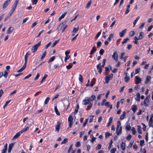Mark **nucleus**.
Instances as JSON below:
<instances>
[{
	"label": "nucleus",
	"instance_id": "nucleus-1",
	"mask_svg": "<svg viewBox=\"0 0 153 153\" xmlns=\"http://www.w3.org/2000/svg\"><path fill=\"white\" fill-rule=\"evenodd\" d=\"M113 76V74H110L105 76V80L106 83H108L110 80H111Z\"/></svg>",
	"mask_w": 153,
	"mask_h": 153
},
{
	"label": "nucleus",
	"instance_id": "nucleus-2",
	"mask_svg": "<svg viewBox=\"0 0 153 153\" xmlns=\"http://www.w3.org/2000/svg\"><path fill=\"white\" fill-rule=\"evenodd\" d=\"M67 22V21H65L61 23H60L57 27L56 30L58 31H59L61 30L62 27H63L65 25Z\"/></svg>",
	"mask_w": 153,
	"mask_h": 153
},
{
	"label": "nucleus",
	"instance_id": "nucleus-3",
	"mask_svg": "<svg viewBox=\"0 0 153 153\" xmlns=\"http://www.w3.org/2000/svg\"><path fill=\"white\" fill-rule=\"evenodd\" d=\"M73 118L72 116L71 115H70L69 116L68 120V121L69 122V127L70 128H71L72 126L73 123Z\"/></svg>",
	"mask_w": 153,
	"mask_h": 153
},
{
	"label": "nucleus",
	"instance_id": "nucleus-4",
	"mask_svg": "<svg viewBox=\"0 0 153 153\" xmlns=\"http://www.w3.org/2000/svg\"><path fill=\"white\" fill-rule=\"evenodd\" d=\"M91 102H90L89 100L87 98V97L85 98V99L83 100L82 102V104L83 105H86L89 104Z\"/></svg>",
	"mask_w": 153,
	"mask_h": 153
},
{
	"label": "nucleus",
	"instance_id": "nucleus-5",
	"mask_svg": "<svg viewBox=\"0 0 153 153\" xmlns=\"http://www.w3.org/2000/svg\"><path fill=\"white\" fill-rule=\"evenodd\" d=\"M10 3V0H6L4 3L2 8L4 9L6 8Z\"/></svg>",
	"mask_w": 153,
	"mask_h": 153
},
{
	"label": "nucleus",
	"instance_id": "nucleus-6",
	"mask_svg": "<svg viewBox=\"0 0 153 153\" xmlns=\"http://www.w3.org/2000/svg\"><path fill=\"white\" fill-rule=\"evenodd\" d=\"M112 57L116 62H117L118 60V55L116 51H115L114 52L112 56Z\"/></svg>",
	"mask_w": 153,
	"mask_h": 153
},
{
	"label": "nucleus",
	"instance_id": "nucleus-7",
	"mask_svg": "<svg viewBox=\"0 0 153 153\" xmlns=\"http://www.w3.org/2000/svg\"><path fill=\"white\" fill-rule=\"evenodd\" d=\"M38 47L36 45L33 46L31 49V51L34 53L37 50Z\"/></svg>",
	"mask_w": 153,
	"mask_h": 153
},
{
	"label": "nucleus",
	"instance_id": "nucleus-8",
	"mask_svg": "<svg viewBox=\"0 0 153 153\" xmlns=\"http://www.w3.org/2000/svg\"><path fill=\"white\" fill-rule=\"evenodd\" d=\"M60 127V123L59 122H57V125L55 127V131H57L58 132H59V129Z\"/></svg>",
	"mask_w": 153,
	"mask_h": 153
},
{
	"label": "nucleus",
	"instance_id": "nucleus-9",
	"mask_svg": "<svg viewBox=\"0 0 153 153\" xmlns=\"http://www.w3.org/2000/svg\"><path fill=\"white\" fill-rule=\"evenodd\" d=\"M15 143H12L9 145V147L8 149V152L10 153L12 149V148L13 147Z\"/></svg>",
	"mask_w": 153,
	"mask_h": 153
},
{
	"label": "nucleus",
	"instance_id": "nucleus-10",
	"mask_svg": "<svg viewBox=\"0 0 153 153\" xmlns=\"http://www.w3.org/2000/svg\"><path fill=\"white\" fill-rule=\"evenodd\" d=\"M96 96L94 95H92L91 97H87V98L88 99V100H89L90 102L94 101L96 99Z\"/></svg>",
	"mask_w": 153,
	"mask_h": 153
},
{
	"label": "nucleus",
	"instance_id": "nucleus-11",
	"mask_svg": "<svg viewBox=\"0 0 153 153\" xmlns=\"http://www.w3.org/2000/svg\"><path fill=\"white\" fill-rule=\"evenodd\" d=\"M130 79V77L128 76V74L127 73H125V76L124 77V80L126 82H127Z\"/></svg>",
	"mask_w": 153,
	"mask_h": 153
},
{
	"label": "nucleus",
	"instance_id": "nucleus-12",
	"mask_svg": "<svg viewBox=\"0 0 153 153\" xmlns=\"http://www.w3.org/2000/svg\"><path fill=\"white\" fill-rule=\"evenodd\" d=\"M136 97L135 98V100L136 101H140V94L139 92H138L136 94Z\"/></svg>",
	"mask_w": 153,
	"mask_h": 153
},
{
	"label": "nucleus",
	"instance_id": "nucleus-13",
	"mask_svg": "<svg viewBox=\"0 0 153 153\" xmlns=\"http://www.w3.org/2000/svg\"><path fill=\"white\" fill-rule=\"evenodd\" d=\"M30 51H28L26 54L25 55V63H27V59L28 58V56L30 55Z\"/></svg>",
	"mask_w": 153,
	"mask_h": 153
},
{
	"label": "nucleus",
	"instance_id": "nucleus-14",
	"mask_svg": "<svg viewBox=\"0 0 153 153\" xmlns=\"http://www.w3.org/2000/svg\"><path fill=\"white\" fill-rule=\"evenodd\" d=\"M126 32V29H125L121 32L119 33V35L120 37H122L124 36Z\"/></svg>",
	"mask_w": 153,
	"mask_h": 153
},
{
	"label": "nucleus",
	"instance_id": "nucleus-15",
	"mask_svg": "<svg viewBox=\"0 0 153 153\" xmlns=\"http://www.w3.org/2000/svg\"><path fill=\"white\" fill-rule=\"evenodd\" d=\"M101 63H100L98 65H97V69L98 70V72L99 73H101L102 71V68L100 66L101 65Z\"/></svg>",
	"mask_w": 153,
	"mask_h": 153
},
{
	"label": "nucleus",
	"instance_id": "nucleus-16",
	"mask_svg": "<svg viewBox=\"0 0 153 153\" xmlns=\"http://www.w3.org/2000/svg\"><path fill=\"white\" fill-rule=\"evenodd\" d=\"M141 79L139 78L138 76H136L135 78V83L136 84H139L141 81Z\"/></svg>",
	"mask_w": 153,
	"mask_h": 153
},
{
	"label": "nucleus",
	"instance_id": "nucleus-17",
	"mask_svg": "<svg viewBox=\"0 0 153 153\" xmlns=\"http://www.w3.org/2000/svg\"><path fill=\"white\" fill-rule=\"evenodd\" d=\"M131 108L133 112L135 113L137 109V107L136 105H133L131 106Z\"/></svg>",
	"mask_w": 153,
	"mask_h": 153
},
{
	"label": "nucleus",
	"instance_id": "nucleus-18",
	"mask_svg": "<svg viewBox=\"0 0 153 153\" xmlns=\"http://www.w3.org/2000/svg\"><path fill=\"white\" fill-rule=\"evenodd\" d=\"M151 77L150 76H147L146 77V81L145 82V84H147L150 81Z\"/></svg>",
	"mask_w": 153,
	"mask_h": 153
},
{
	"label": "nucleus",
	"instance_id": "nucleus-19",
	"mask_svg": "<svg viewBox=\"0 0 153 153\" xmlns=\"http://www.w3.org/2000/svg\"><path fill=\"white\" fill-rule=\"evenodd\" d=\"M27 63H25L23 66L20 69L17 71L18 72H19L22 71L26 68V66Z\"/></svg>",
	"mask_w": 153,
	"mask_h": 153
},
{
	"label": "nucleus",
	"instance_id": "nucleus-20",
	"mask_svg": "<svg viewBox=\"0 0 153 153\" xmlns=\"http://www.w3.org/2000/svg\"><path fill=\"white\" fill-rule=\"evenodd\" d=\"M13 30V28L12 27H10L9 28L7 31V33L8 34H10Z\"/></svg>",
	"mask_w": 153,
	"mask_h": 153
},
{
	"label": "nucleus",
	"instance_id": "nucleus-21",
	"mask_svg": "<svg viewBox=\"0 0 153 153\" xmlns=\"http://www.w3.org/2000/svg\"><path fill=\"white\" fill-rule=\"evenodd\" d=\"M126 124H127L126 126V129L127 130L129 131L131 128V127L130 125V123H127Z\"/></svg>",
	"mask_w": 153,
	"mask_h": 153
},
{
	"label": "nucleus",
	"instance_id": "nucleus-22",
	"mask_svg": "<svg viewBox=\"0 0 153 153\" xmlns=\"http://www.w3.org/2000/svg\"><path fill=\"white\" fill-rule=\"evenodd\" d=\"M114 33H111L109 35L108 39H107L108 41L110 42L111 40V39L113 38Z\"/></svg>",
	"mask_w": 153,
	"mask_h": 153
},
{
	"label": "nucleus",
	"instance_id": "nucleus-23",
	"mask_svg": "<svg viewBox=\"0 0 153 153\" xmlns=\"http://www.w3.org/2000/svg\"><path fill=\"white\" fill-rule=\"evenodd\" d=\"M96 79L95 78L92 79L91 81V84H90V86H93L95 83Z\"/></svg>",
	"mask_w": 153,
	"mask_h": 153
},
{
	"label": "nucleus",
	"instance_id": "nucleus-24",
	"mask_svg": "<svg viewBox=\"0 0 153 153\" xmlns=\"http://www.w3.org/2000/svg\"><path fill=\"white\" fill-rule=\"evenodd\" d=\"M20 135V132H19L16 134H15L13 137V139H16Z\"/></svg>",
	"mask_w": 153,
	"mask_h": 153
},
{
	"label": "nucleus",
	"instance_id": "nucleus-25",
	"mask_svg": "<svg viewBox=\"0 0 153 153\" xmlns=\"http://www.w3.org/2000/svg\"><path fill=\"white\" fill-rule=\"evenodd\" d=\"M121 147L122 149L123 150H124L125 149V144L123 142H122L121 144Z\"/></svg>",
	"mask_w": 153,
	"mask_h": 153
},
{
	"label": "nucleus",
	"instance_id": "nucleus-26",
	"mask_svg": "<svg viewBox=\"0 0 153 153\" xmlns=\"http://www.w3.org/2000/svg\"><path fill=\"white\" fill-rule=\"evenodd\" d=\"M144 33L142 32H141L139 34V36L138 37V39L140 40L143 37Z\"/></svg>",
	"mask_w": 153,
	"mask_h": 153
},
{
	"label": "nucleus",
	"instance_id": "nucleus-27",
	"mask_svg": "<svg viewBox=\"0 0 153 153\" xmlns=\"http://www.w3.org/2000/svg\"><path fill=\"white\" fill-rule=\"evenodd\" d=\"M88 104V105L87 108H86V110L87 111L89 110L92 106V103L91 102Z\"/></svg>",
	"mask_w": 153,
	"mask_h": 153
},
{
	"label": "nucleus",
	"instance_id": "nucleus-28",
	"mask_svg": "<svg viewBox=\"0 0 153 153\" xmlns=\"http://www.w3.org/2000/svg\"><path fill=\"white\" fill-rule=\"evenodd\" d=\"M9 71H6V70L5 71L4 73V74H3V76H4V77L5 78H6L7 77L8 74V73H9Z\"/></svg>",
	"mask_w": 153,
	"mask_h": 153
},
{
	"label": "nucleus",
	"instance_id": "nucleus-29",
	"mask_svg": "<svg viewBox=\"0 0 153 153\" xmlns=\"http://www.w3.org/2000/svg\"><path fill=\"white\" fill-rule=\"evenodd\" d=\"M122 131V127L121 126L120 127V128L118 131H117V133H116L117 135H120Z\"/></svg>",
	"mask_w": 153,
	"mask_h": 153
},
{
	"label": "nucleus",
	"instance_id": "nucleus-30",
	"mask_svg": "<svg viewBox=\"0 0 153 153\" xmlns=\"http://www.w3.org/2000/svg\"><path fill=\"white\" fill-rule=\"evenodd\" d=\"M137 130L138 131V132L140 134H142V131H141V127L140 126H137Z\"/></svg>",
	"mask_w": 153,
	"mask_h": 153
},
{
	"label": "nucleus",
	"instance_id": "nucleus-31",
	"mask_svg": "<svg viewBox=\"0 0 153 153\" xmlns=\"http://www.w3.org/2000/svg\"><path fill=\"white\" fill-rule=\"evenodd\" d=\"M48 76V75L47 74H45L44 75V76L43 77L42 80L40 81V83H42L45 80V79Z\"/></svg>",
	"mask_w": 153,
	"mask_h": 153
},
{
	"label": "nucleus",
	"instance_id": "nucleus-32",
	"mask_svg": "<svg viewBox=\"0 0 153 153\" xmlns=\"http://www.w3.org/2000/svg\"><path fill=\"white\" fill-rule=\"evenodd\" d=\"M139 18H140V17L139 16H137L136 18V19L133 22V24L134 25L133 27L134 26L136 25L137 22V21L139 20Z\"/></svg>",
	"mask_w": 153,
	"mask_h": 153
},
{
	"label": "nucleus",
	"instance_id": "nucleus-33",
	"mask_svg": "<svg viewBox=\"0 0 153 153\" xmlns=\"http://www.w3.org/2000/svg\"><path fill=\"white\" fill-rule=\"evenodd\" d=\"M126 114V112L124 111L123 112V114L121 115V116L120 117V120H122L124 119Z\"/></svg>",
	"mask_w": 153,
	"mask_h": 153
},
{
	"label": "nucleus",
	"instance_id": "nucleus-34",
	"mask_svg": "<svg viewBox=\"0 0 153 153\" xmlns=\"http://www.w3.org/2000/svg\"><path fill=\"white\" fill-rule=\"evenodd\" d=\"M129 40V39L128 38H126L123 39V41L122 42V43L123 45L124 43L127 42V41Z\"/></svg>",
	"mask_w": 153,
	"mask_h": 153
},
{
	"label": "nucleus",
	"instance_id": "nucleus-35",
	"mask_svg": "<svg viewBox=\"0 0 153 153\" xmlns=\"http://www.w3.org/2000/svg\"><path fill=\"white\" fill-rule=\"evenodd\" d=\"M132 133L134 135H135L136 133V131L134 127H132L131 129Z\"/></svg>",
	"mask_w": 153,
	"mask_h": 153
},
{
	"label": "nucleus",
	"instance_id": "nucleus-36",
	"mask_svg": "<svg viewBox=\"0 0 153 153\" xmlns=\"http://www.w3.org/2000/svg\"><path fill=\"white\" fill-rule=\"evenodd\" d=\"M79 80L81 82H83V78L82 77V76L80 74L79 75Z\"/></svg>",
	"mask_w": 153,
	"mask_h": 153
},
{
	"label": "nucleus",
	"instance_id": "nucleus-37",
	"mask_svg": "<svg viewBox=\"0 0 153 153\" xmlns=\"http://www.w3.org/2000/svg\"><path fill=\"white\" fill-rule=\"evenodd\" d=\"M59 39L55 40L54 41V42H53L52 45L51 46L52 47H54L59 42Z\"/></svg>",
	"mask_w": 153,
	"mask_h": 153
},
{
	"label": "nucleus",
	"instance_id": "nucleus-38",
	"mask_svg": "<svg viewBox=\"0 0 153 153\" xmlns=\"http://www.w3.org/2000/svg\"><path fill=\"white\" fill-rule=\"evenodd\" d=\"M54 110H55V111L56 114L58 115H59L60 114V113L58 111V110L57 109V107H56V106L54 107Z\"/></svg>",
	"mask_w": 153,
	"mask_h": 153
},
{
	"label": "nucleus",
	"instance_id": "nucleus-39",
	"mask_svg": "<svg viewBox=\"0 0 153 153\" xmlns=\"http://www.w3.org/2000/svg\"><path fill=\"white\" fill-rule=\"evenodd\" d=\"M79 29V27H78L77 28H74L72 31V32L74 33H76Z\"/></svg>",
	"mask_w": 153,
	"mask_h": 153
},
{
	"label": "nucleus",
	"instance_id": "nucleus-40",
	"mask_svg": "<svg viewBox=\"0 0 153 153\" xmlns=\"http://www.w3.org/2000/svg\"><path fill=\"white\" fill-rule=\"evenodd\" d=\"M91 3V0H90L87 4V5L85 8H88L90 6Z\"/></svg>",
	"mask_w": 153,
	"mask_h": 153
},
{
	"label": "nucleus",
	"instance_id": "nucleus-41",
	"mask_svg": "<svg viewBox=\"0 0 153 153\" xmlns=\"http://www.w3.org/2000/svg\"><path fill=\"white\" fill-rule=\"evenodd\" d=\"M68 141V139L66 138H65L63 140L61 144H65L67 143Z\"/></svg>",
	"mask_w": 153,
	"mask_h": 153
},
{
	"label": "nucleus",
	"instance_id": "nucleus-42",
	"mask_svg": "<svg viewBox=\"0 0 153 153\" xmlns=\"http://www.w3.org/2000/svg\"><path fill=\"white\" fill-rule=\"evenodd\" d=\"M50 100V98L49 97H47L45 100L44 102L45 105H46L48 104L49 100Z\"/></svg>",
	"mask_w": 153,
	"mask_h": 153
},
{
	"label": "nucleus",
	"instance_id": "nucleus-43",
	"mask_svg": "<svg viewBox=\"0 0 153 153\" xmlns=\"http://www.w3.org/2000/svg\"><path fill=\"white\" fill-rule=\"evenodd\" d=\"M135 32L134 31H131L129 33V35L130 36H133Z\"/></svg>",
	"mask_w": 153,
	"mask_h": 153
},
{
	"label": "nucleus",
	"instance_id": "nucleus-44",
	"mask_svg": "<svg viewBox=\"0 0 153 153\" xmlns=\"http://www.w3.org/2000/svg\"><path fill=\"white\" fill-rule=\"evenodd\" d=\"M7 150V148L4 147L1 151V153H6Z\"/></svg>",
	"mask_w": 153,
	"mask_h": 153
},
{
	"label": "nucleus",
	"instance_id": "nucleus-45",
	"mask_svg": "<svg viewBox=\"0 0 153 153\" xmlns=\"http://www.w3.org/2000/svg\"><path fill=\"white\" fill-rule=\"evenodd\" d=\"M72 64L71 63H70L69 64V65L66 66V67L68 69H71L72 67Z\"/></svg>",
	"mask_w": 153,
	"mask_h": 153
},
{
	"label": "nucleus",
	"instance_id": "nucleus-46",
	"mask_svg": "<svg viewBox=\"0 0 153 153\" xmlns=\"http://www.w3.org/2000/svg\"><path fill=\"white\" fill-rule=\"evenodd\" d=\"M140 68H137L135 69V74H136L137 73H139L140 72Z\"/></svg>",
	"mask_w": 153,
	"mask_h": 153
},
{
	"label": "nucleus",
	"instance_id": "nucleus-47",
	"mask_svg": "<svg viewBox=\"0 0 153 153\" xmlns=\"http://www.w3.org/2000/svg\"><path fill=\"white\" fill-rule=\"evenodd\" d=\"M19 0H15V1L13 4V6L16 7L17 4H18V3L19 2Z\"/></svg>",
	"mask_w": 153,
	"mask_h": 153
},
{
	"label": "nucleus",
	"instance_id": "nucleus-48",
	"mask_svg": "<svg viewBox=\"0 0 153 153\" xmlns=\"http://www.w3.org/2000/svg\"><path fill=\"white\" fill-rule=\"evenodd\" d=\"M10 100L9 101H7L5 104V105L3 106V108L4 109H5V108L7 106V105L10 103Z\"/></svg>",
	"mask_w": 153,
	"mask_h": 153
},
{
	"label": "nucleus",
	"instance_id": "nucleus-49",
	"mask_svg": "<svg viewBox=\"0 0 153 153\" xmlns=\"http://www.w3.org/2000/svg\"><path fill=\"white\" fill-rule=\"evenodd\" d=\"M96 50L91 49L90 53V55H93L94 53L96 51Z\"/></svg>",
	"mask_w": 153,
	"mask_h": 153
},
{
	"label": "nucleus",
	"instance_id": "nucleus-50",
	"mask_svg": "<svg viewBox=\"0 0 153 153\" xmlns=\"http://www.w3.org/2000/svg\"><path fill=\"white\" fill-rule=\"evenodd\" d=\"M88 122V119H85L84 122L82 124V126L83 127H85L86 125Z\"/></svg>",
	"mask_w": 153,
	"mask_h": 153
},
{
	"label": "nucleus",
	"instance_id": "nucleus-51",
	"mask_svg": "<svg viewBox=\"0 0 153 153\" xmlns=\"http://www.w3.org/2000/svg\"><path fill=\"white\" fill-rule=\"evenodd\" d=\"M104 50L103 49H101L100 51H99L100 54L101 55H102L104 53Z\"/></svg>",
	"mask_w": 153,
	"mask_h": 153
},
{
	"label": "nucleus",
	"instance_id": "nucleus-52",
	"mask_svg": "<svg viewBox=\"0 0 153 153\" xmlns=\"http://www.w3.org/2000/svg\"><path fill=\"white\" fill-rule=\"evenodd\" d=\"M153 117V114H152L151 115V117L150 118L149 120V124H151V123L152 122V118Z\"/></svg>",
	"mask_w": 153,
	"mask_h": 153
},
{
	"label": "nucleus",
	"instance_id": "nucleus-53",
	"mask_svg": "<svg viewBox=\"0 0 153 153\" xmlns=\"http://www.w3.org/2000/svg\"><path fill=\"white\" fill-rule=\"evenodd\" d=\"M150 96L149 95H148L146 97V99L144 100H145L148 103H149V99L150 98Z\"/></svg>",
	"mask_w": 153,
	"mask_h": 153
},
{
	"label": "nucleus",
	"instance_id": "nucleus-54",
	"mask_svg": "<svg viewBox=\"0 0 153 153\" xmlns=\"http://www.w3.org/2000/svg\"><path fill=\"white\" fill-rule=\"evenodd\" d=\"M80 146V143L79 141L77 142L75 144V146L76 147H79Z\"/></svg>",
	"mask_w": 153,
	"mask_h": 153
},
{
	"label": "nucleus",
	"instance_id": "nucleus-55",
	"mask_svg": "<svg viewBox=\"0 0 153 153\" xmlns=\"http://www.w3.org/2000/svg\"><path fill=\"white\" fill-rule=\"evenodd\" d=\"M111 134H111L110 133L108 132H107L105 134V137L106 138L107 137H109V136L111 135Z\"/></svg>",
	"mask_w": 153,
	"mask_h": 153
},
{
	"label": "nucleus",
	"instance_id": "nucleus-56",
	"mask_svg": "<svg viewBox=\"0 0 153 153\" xmlns=\"http://www.w3.org/2000/svg\"><path fill=\"white\" fill-rule=\"evenodd\" d=\"M46 51H45V52L44 53H43L42 55L41 58V60H42L45 57V56H46Z\"/></svg>",
	"mask_w": 153,
	"mask_h": 153
},
{
	"label": "nucleus",
	"instance_id": "nucleus-57",
	"mask_svg": "<svg viewBox=\"0 0 153 153\" xmlns=\"http://www.w3.org/2000/svg\"><path fill=\"white\" fill-rule=\"evenodd\" d=\"M112 140H111L110 141V143H109V146L108 147V149H110L111 148V146L112 145Z\"/></svg>",
	"mask_w": 153,
	"mask_h": 153
},
{
	"label": "nucleus",
	"instance_id": "nucleus-58",
	"mask_svg": "<svg viewBox=\"0 0 153 153\" xmlns=\"http://www.w3.org/2000/svg\"><path fill=\"white\" fill-rule=\"evenodd\" d=\"M132 45L131 44H128L127 45V48L128 50H130L132 48Z\"/></svg>",
	"mask_w": 153,
	"mask_h": 153
},
{
	"label": "nucleus",
	"instance_id": "nucleus-59",
	"mask_svg": "<svg viewBox=\"0 0 153 153\" xmlns=\"http://www.w3.org/2000/svg\"><path fill=\"white\" fill-rule=\"evenodd\" d=\"M142 124L143 125V131H145L146 130V126L145 124H144L143 123H142Z\"/></svg>",
	"mask_w": 153,
	"mask_h": 153
},
{
	"label": "nucleus",
	"instance_id": "nucleus-60",
	"mask_svg": "<svg viewBox=\"0 0 153 153\" xmlns=\"http://www.w3.org/2000/svg\"><path fill=\"white\" fill-rule=\"evenodd\" d=\"M140 145L141 146H143L144 143V141L143 140H141L140 141Z\"/></svg>",
	"mask_w": 153,
	"mask_h": 153
},
{
	"label": "nucleus",
	"instance_id": "nucleus-61",
	"mask_svg": "<svg viewBox=\"0 0 153 153\" xmlns=\"http://www.w3.org/2000/svg\"><path fill=\"white\" fill-rule=\"evenodd\" d=\"M39 75H40L38 73L37 74L36 76V77L34 78V80H37L39 78Z\"/></svg>",
	"mask_w": 153,
	"mask_h": 153
},
{
	"label": "nucleus",
	"instance_id": "nucleus-62",
	"mask_svg": "<svg viewBox=\"0 0 153 153\" xmlns=\"http://www.w3.org/2000/svg\"><path fill=\"white\" fill-rule=\"evenodd\" d=\"M116 150V148H113L111 150V153H115V152Z\"/></svg>",
	"mask_w": 153,
	"mask_h": 153
},
{
	"label": "nucleus",
	"instance_id": "nucleus-63",
	"mask_svg": "<svg viewBox=\"0 0 153 153\" xmlns=\"http://www.w3.org/2000/svg\"><path fill=\"white\" fill-rule=\"evenodd\" d=\"M106 61V60L105 59H103L102 61V67H104L105 66V64Z\"/></svg>",
	"mask_w": 153,
	"mask_h": 153
},
{
	"label": "nucleus",
	"instance_id": "nucleus-64",
	"mask_svg": "<svg viewBox=\"0 0 153 153\" xmlns=\"http://www.w3.org/2000/svg\"><path fill=\"white\" fill-rule=\"evenodd\" d=\"M101 145L100 144H98L97 146V147H96V149L97 150V149H101Z\"/></svg>",
	"mask_w": 153,
	"mask_h": 153
}]
</instances>
